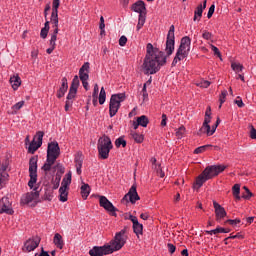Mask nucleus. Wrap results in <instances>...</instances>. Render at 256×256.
<instances>
[{"label": "nucleus", "instance_id": "nucleus-38", "mask_svg": "<svg viewBox=\"0 0 256 256\" xmlns=\"http://www.w3.org/2000/svg\"><path fill=\"white\" fill-rule=\"evenodd\" d=\"M207 149H211V145L208 144V145L200 146L194 150V153L195 155H199L201 153H205Z\"/></svg>", "mask_w": 256, "mask_h": 256}, {"label": "nucleus", "instance_id": "nucleus-20", "mask_svg": "<svg viewBox=\"0 0 256 256\" xmlns=\"http://www.w3.org/2000/svg\"><path fill=\"white\" fill-rule=\"evenodd\" d=\"M80 81H89V62H85L79 70Z\"/></svg>", "mask_w": 256, "mask_h": 256}, {"label": "nucleus", "instance_id": "nucleus-14", "mask_svg": "<svg viewBox=\"0 0 256 256\" xmlns=\"http://www.w3.org/2000/svg\"><path fill=\"white\" fill-rule=\"evenodd\" d=\"M41 243V238H30L28 239L22 248V251L26 253H31V251H35L36 247H39V244Z\"/></svg>", "mask_w": 256, "mask_h": 256}, {"label": "nucleus", "instance_id": "nucleus-28", "mask_svg": "<svg viewBox=\"0 0 256 256\" xmlns=\"http://www.w3.org/2000/svg\"><path fill=\"white\" fill-rule=\"evenodd\" d=\"M133 229L136 235H143V224L139 223V220L134 221Z\"/></svg>", "mask_w": 256, "mask_h": 256}, {"label": "nucleus", "instance_id": "nucleus-46", "mask_svg": "<svg viewBox=\"0 0 256 256\" xmlns=\"http://www.w3.org/2000/svg\"><path fill=\"white\" fill-rule=\"evenodd\" d=\"M226 97H227V90H223L219 98V101H220L219 109H221L223 103H225Z\"/></svg>", "mask_w": 256, "mask_h": 256}, {"label": "nucleus", "instance_id": "nucleus-52", "mask_svg": "<svg viewBox=\"0 0 256 256\" xmlns=\"http://www.w3.org/2000/svg\"><path fill=\"white\" fill-rule=\"evenodd\" d=\"M48 33H49V30L47 28H42L40 32V37H42V39H47Z\"/></svg>", "mask_w": 256, "mask_h": 256}, {"label": "nucleus", "instance_id": "nucleus-42", "mask_svg": "<svg viewBox=\"0 0 256 256\" xmlns=\"http://www.w3.org/2000/svg\"><path fill=\"white\" fill-rule=\"evenodd\" d=\"M185 126H180L177 130H176V137H178V139H183V137L185 136Z\"/></svg>", "mask_w": 256, "mask_h": 256}, {"label": "nucleus", "instance_id": "nucleus-8", "mask_svg": "<svg viewBox=\"0 0 256 256\" xmlns=\"http://www.w3.org/2000/svg\"><path fill=\"white\" fill-rule=\"evenodd\" d=\"M29 177L28 187L33 189V186L37 183V157H32L29 160Z\"/></svg>", "mask_w": 256, "mask_h": 256}, {"label": "nucleus", "instance_id": "nucleus-37", "mask_svg": "<svg viewBox=\"0 0 256 256\" xmlns=\"http://www.w3.org/2000/svg\"><path fill=\"white\" fill-rule=\"evenodd\" d=\"M106 99H107V93L105 92V88L102 87L101 90H100V93H99V98H98L99 104L104 105Z\"/></svg>", "mask_w": 256, "mask_h": 256}, {"label": "nucleus", "instance_id": "nucleus-54", "mask_svg": "<svg viewBox=\"0 0 256 256\" xmlns=\"http://www.w3.org/2000/svg\"><path fill=\"white\" fill-rule=\"evenodd\" d=\"M210 47L214 55H217V57H221V52L219 51V48H217L215 45H211Z\"/></svg>", "mask_w": 256, "mask_h": 256}, {"label": "nucleus", "instance_id": "nucleus-4", "mask_svg": "<svg viewBox=\"0 0 256 256\" xmlns=\"http://www.w3.org/2000/svg\"><path fill=\"white\" fill-rule=\"evenodd\" d=\"M191 51V38L185 36L180 41V46L176 51V55L172 61V67H175L179 61H183L186 57H189V52Z\"/></svg>", "mask_w": 256, "mask_h": 256}, {"label": "nucleus", "instance_id": "nucleus-64", "mask_svg": "<svg viewBox=\"0 0 256 256\" xmlns=\"http://www.w3.org/2000/svg\"><path fill=\"white\" fill-rule=\"evenodd\" d=\"M140 217L143 219V221H147V219H149V215L147 213H142Z\"/></svg>", "mask_w": 256, "mask_h": 256}, {"label": "nucleus", "instance_id": "nucleus-17", "mask_svg": "<svg viewBox=\"0 0 256 256\" xmlns=\"http://www.w3.org/2000/svg\"><path fill=\"white\" fill-rule=\"evenodd\" d=\"M79 85V76L75 75L72 80L67 99H75V96L77 95V90L79 89Z\"/></svg>", "mask_w": 256, "mask_h": 256}, {"label": "nucleus", "instance_id": "nucleus-19", "mask_svg": "<svg viewBox=\"0 0 256 256\" xmlns=\"http://www.w3.org/2000/svg\"><path fill=\"white\" fill-rule=\"evenodd\" d=\"M213 205L215 209L216 221H221V219H224L225 217H227V211H225V208H223L221 204L214 201Z\"/></svg>", "mask_w": 256, "mask_h": 256}, {"label": "nucleus", "instance_id": "nucleus-24", "mask_svg": "<svg viewBox=\"0 0 256 256\" xmlns=\"http://www.w3.org/2000/svg\"><path fill=\"white\" fill-rule=\"evenodd\" d=\"M53 29H54V32L51 36V39H50V47H53V49H55L56 47V41H57V33H59V24H53Z\"/></svg>", "mask_w": 256, "mask_h": 256}, {"label": "nucleus", "instance_id": "nucleus-2", "mask_svg": "<svg viewBox=\"0 0 256 256\" xmlns=\"http://www.w3.org/2000/svg\"><path fill=\"white\" fill-rule=\"evenodd\" d=\"M126 230L122 229L120 232H117L114 239L110 241L109 244L103 246H94L90 251V256H104L111 255L115 251H120L127 243V236H125Z\"/></svg>", "mask_w": 256, "mask_h": 256}, {"label": "nucleus", "instance_id": "nucleus-27", "mask_svg": "<svg viewBox=\"0 0 256 256\" xmlns=\"http://www.w3.org/2000/svg\"><path fill=\"white\" fill-rule=\"evenodd\" d=\"M55 161L56 160L47 158L46 163L42 166V171H45V173H49V171H51V167L55 165Z\"/></svg>", "mask_w": 256, "mask_h": 256}, {"label": "nucleus", "instance_id": "nucleus-53", "mask_svg": "<svg viewBox=\"0 0 256 256\" xmlns=\"http://www.w3.org/2000/svg\"><path fill=\"white\" fill-rule=\"evenodd\" d=\"M215 131H217V126L214 125L212 129L210 128L209 130H204L203 133H206L210 137V135H213Z\"/></svg>", "mask_w": 256, "mask_h": 256}, {"label": "nucleus", "instance_id": "nucleus-26", "mask_svg": "<svg viewBox=\"0 0 256 256\" xmlns=\"http://www.w3.org/2000/svg\"><path fill=\"white\" fill-rule=\"evenodd\" d=\"M54 244L58 249H63L65 242H63V236L61 234L56 233L54 236Z\"/></svg>", "mask_w": 256, "mask_h": 256}, {"label": "nucleus", "instance_id": "nucleus-44", "mask_svg": "<svg viewBox=\"0 0 256 256\" xmlns=\"http://www.w3.org/2000/svg\"><path fill=\"white\" fill-rule=\"evenodd\" d=\"M245 192L242 194V199H251L253 197V193L247 188V186H243Z\"/></svg>", "mask_w": 256, "mask_h": 256}, {"label": "nucleus", "instance_id": "nucleus-47", "mask_svg": "<svg viewBox=\"0 0 256 256\" xmlns=\"http://www.w3.org/2000/svg\"><path fill=\"white\" fill-rule=\"evenodd\" d=\"M197 87H201L202 89H207V87H209V85H211V82L207 81V80H202L200 82H198Z\"/></svg>", "mask_w": 256, "mask_h": 256}, {"label": "nucleus", "instance_id": "nucleus-56", "mask_svg": "<svg viewBox=\"0 0 256 256\" xmlns=\"http://www.w3.org/2000/svg\"><path fill=\"white\" fill-rule=\"evenodd\" d=\"M203 39H206V41H209V39H211V37H213V34H211L210 32L204 31L202 34Z\"/></svg>", "mask_w": 256, "mask_h": 256}, {"label": "nucleus", "instance_id": "nucleus-7", "mask_svg": "<svg viewBox=\"0 0 256 256\" xmlns=\"http://www.w3.org/2000/svg\"><path fill=\"white\" fill-rule=\"evenodd\" d=\"M173 51H175V26L171 25L167 34L165 52L169 57L173 55Z\"/></svg>", "mask_w": 256, "mask_h": 256}, {"label": "nucleus", "instance_id": "nucleus-43", "mask_svg": "<svg viewBox=\"0 0 256 256\" xmlns=\"http://www.w3.org/2000/svg\"><path fill=\"white\" fill-rule=\"evenodd\" d=\"M121 145H122V147H127V141H125V138H123V137H119L115 141L116 147H121Z\"/></svg>", "mask_w": 256, "mask_h": 256}, {"label": "nucleus", "instance_id": "nucleus-61", "mask_svg": "<svg viewBox=\"0 0 256 256\" xmlns=\"http://www.w3.org/2000/svg\"><path fill=\"white\" fill-rule=\"evenodd\" d=\"M167 125V115L162 114L161 127H165Z\"/></svg>", "mask_w": 256, "mask_h": 256}, {"label": "nucleus", "instance_id": "nucleus-49", "mask_svg": "<svg viewBox=\"0 0 256 256\" xmlns=\"http://www.w3.org/2000/svg\"><path fill=\"white\" fill-rule=\"evenodd\" d=\"M226 223H229V225H232V227H235V225H239L241 223V219H234V220H227Z\"/></svg>", "mask_w": 256, "mask_h": 256}, {"label": "nucleus", "instance_id": "nucleus-12", "mask_svg": "<svg viewBox=\"0 0 256 256\" xmlns=\"http://www.w3.org/2000/svg\"><path fill=\"white\" fill-rule=\"evenodd\" d=\"M98 197H99L100 207H103L105 211H108V213H110L112 217H117V213H116L117 208L113 206V203H111V201H109V199H107V197L105 196H98Z\"/></svg>", "mask_w": 256, "mask_h": 256}, {"label": "nucleus", "instance_id": "nucleus-58", "mask_svg": "<svg viewBox=\"0 0 256 256\" xmlns=\"http://www.w3.org/2000/svg\"><path fill=\"white\" fill-rule=\"evenodd\" d=\"M167 247H168L169 253H171V254L175 253V251H176V249H177V247H175V245H173V244H171V243H169V244L167 245Z\"/></svg>", "mask_w": 256, "mask_h": 256}, {"label": "nucleus", "instance_id": "nucleus-18", "mask_svg": "<svg viewBox=\"0 0 256 256\" xmlns=\"http://www.w3.org/2000/svg\"><path fill=\"white\" fill-rule=\"evenodd\" d=\"M39 199V191L28 192L21 197L22 205H29L32 201H37Z\"/></svg>", "mask_w": 256, "mask_h": 256}, {"label": "nucleus", "instance_id": "nucleus-51", "mask_svg": "<svg viewBox=\"0 0 256 256\" xmlns=\"http://www.w3.org/2000/svg\"><path fill=\"white\" fill-rule=\"evenodd\" d=\"M119 45H120V47H125V45H127V37L126 36H121L120 37Z\"/></svg>", "mask_w": 256, "mask_h": 256}, {"label": "nucleus", "instance_id": "nucleus-32", "mask_svg": "<svg viewBox=\"0 0 256 256\" xmlns=\"http://www.w3.org/2000/svg\"><path fill=\"white\" fill-rule=\"evenodd\" d=\"M69 185H71V172L65 175V177L62 180L61 187L68 189Z\"/></svg>", "mask_w": 256, "mask_h": 256}, {"label": "nucleus", "instance_id": "nucleus-35", "mask_svg": "<svg viewBox=\"0 0 256 256\" xmlns=\"http://www.w3.org/2000/svg\"><path fill=\"white\" fill-rule=\"evenodd\" d=\"M136 121L141 127H147V125H149V118H147L145 115L138 117Z\"/></svg>", "mask_w": 256, "mask_h": 256}, {"label": "nucleus", "instance_id": "nucleus-5", "mask_svg": "<svg viewBox=\"0 0 256 256\" xmlns=\"http://www.w3.org/2000/svg\"><path fill=\"white\" fill-rule=\"evenodd\" d=\"M98 155L100 159H109V153L113 149V143L109 136H102L98 139L97 143Z\"/></svg>", "mask_w": 256, "mask_h": 256}, {"label": "nucleus", "instance_id": "nucleus-11", "mask_svg": "<svg viewBox=\"0 0 256 256\" xmlns=\"http://www.w3.org/2000/svg\"><path fill=\"white\" fill-rule=\"evenodd\" d=\"M45 136V133L43 131H38L36 135L34 136L32 142L30 143L28 147L29 153H35L41 145H43V137Z\"/></svg>", "mask_w": 256, "mask_h": 256}, {"label": "nucleus", "instance_id": "nucleus-30", "mask_svg": "<svg viewBox=\"0 0 256 256\" xmlns=\"http://www.w3.org/2000/svg\"><path fill=\"white\" fill-rule=\"evenodd\" d=\"M75 163H76V172L78 175H81V167H83V157L81 155H77L75 157Z\"/></svg>", "mask_w": 256, "mask_h": 256}, {"label": "nucleus", "instance_id": "nucleus-15", "mask_svg": "<svg viewBox=\"0 0 256 256\" xmlns=\"http://www.w3.org/2000/svg\"><path fill=\"white\" fill-rule=\"evenodd\" d=\"M59 5H61V0H53L52 2V14L51 23L52 25H59Z\"/></svg>", "mask_w": 256, "mask_h": 256}, {"label": "nucleus", "instance_id": "nucleus-9", "mask_svg": "<svg viewBox=\"0 0 256 256\" xmlns=\"http://www.w3.org/2000/svg\"><path fill=\"white\" fill-rule=\"evenodd\" d=\"M9 167V159H4L0 161V190L7 185V181H9V174L7 171Z\"/></svg>", "mask_w": 256, "mask_h": 256}, {"label": "nucleus", "instance_id": "nucleus-40", "mask_svg": "<svg viewBox=\"0 0 256 256\" xmlns=\"http://www.w3.org/2000/svg\"><path fill=\"white\" fill-rule=\"evenodd\" d=\"M144 25H145V15L139 14L137 31L141 30Z\"/></svg>", "mask_w": 256, "mask_h": 256}, {"label": "nucleus", "instance_id": "nucleus-25", "mask_svg": "<svg viewBox=\"0 0 256 256\" xmlns=\"http://www.w3.org/2000/svg\"><path fill=\"white\" fill-rule=\"evenodd\" d=\"M10 84L12 85V89L17 91L21 87V77L19 75L12 76L10 78Z\"/></svg>", "mask_w": 256, "mask_h": 256}, {"label": "nucleus", "instance_id": "nucleus-45", "mask_svg": "<svg viewBox=\"0 0 256 256\" xmlns=\"http://www.w3.org/2000/svg\"><path fill=\"white\" fill-rule=\"evenodd\" d=\"M59 183H61V175L57 173L53 181V189H59Z\"/></svg>", "mask_w": 256, "mask_h": 256}, {"label": "nucleus", "instance_id": "nucleus-63", "mask_svg": "<svg viewBox=\"0 0 256 256\" xmlns=\"http://www.w3.org/2000/svg\"><path fill=\"white\" fill-rule=\"evenodd\" d=\"M54 169H58V171L61 173V174H63V173H65V168H63V166H61V165H56V166H54Z\"/></svg>", "mask_w": 256, "mask_h": 256}, {"label": "nucleus", "instance_id": "nucleus-1", "mask_svg": "<svg viewBox=\"0 0 256 256\" xmlns=\"http://www.w3.org/2000/svg\"><path fill=\"white\" fill-rule=\"evenodd\" d=\"M146 57L143 67L146 75H155L162 65L167 63V56L158 48L153 47V44L148 43L146 46Z\"/></svg>", "mask_w": 256, "mask_h": 256}, {"label": "nucleus", "instance_id": "nucleus-34", "mask_svg": "<svg viewBox=\"0 0 256 256\" xmlns=\"http://www.w3.org/2000/svg\"><path fill=\"white\" fill-rule=\"evenodd\" d=\"M67 189L68 188H63V187H60L59 188V193H60V201L62 203H65V201H67V197L69 195V192H67Z\"/></svg>", "mask_w": 256, "mask_h": 256}, {"label": "nucleus", "instance_id": "nucleus-59", "mask_svg": "<svg viewBox=\"0 0 256 256\" xmlns=\"http://www.w3.org/2000/svg\"><path fill=\"white\" fill-rule=\"evenodd\" d=\"M98 95H99V85H98V84H95V85H94V91H93L92 97L96 98Z\"/></svg>", "mask_w": 256, "mask_h": 256}, {"label": "nucleus", "instance_id": "nucleus-21", "mask_svg": "<svg viewBox=\"0 0 256 256\" xmlns=\"http://www.w3.org/2000/svg\"><path fill=\"white\" fill-rule=\"evenodd\" d=\"M207 9V0H204L203 5L199 4L194 11V18L193 21H197V17L201 19L203 17V10Z\"/></svg>", "mask_w": 256, "mask_h": 256}, {"label": "nucleus", "instance_id": "nucleus-3", "mask_svg": "<svg viewBox=\"0 0 256 256\" xmlns=\"http://www.w3.org/2000/svg\"><path fill=\"white\" fill-rule=\"evenodd\" d=\"M227 169L225 165H211L207 166L203 172L196 178V186L199 189L203 187V183L209 181V179H213V177H217L219 173H223Z\"/></svg>", "mask_w": 256, "mask_h": 256}, {"label": "nucleus", "instance_id": "nucleus-13", "mask_svg": "<svg viewBox=\"0 0 256 256\" xmlns=\"http://www.w3.org/2000/svg\"><path fill=\"white\" fill-rule=\"evenodd\" d=\"M0 213H6V215H13L15 211H13V206L8 197H3L0 200Z\"/></svg>", "mask_w": 256, "mask_h": 256}, {"label": "nucleus", "instance_id": "nucleus-16", "mask_svg": "<svg viewBox=\"0 0 256 256\" xmlns=\"http://www.w3.org/2000/svg\"><path fill=\"white\" fill-rule=\"evenodd\" d=\"M141 199L139 194L137 193V187L135 185L131 186L129 192L123 197L122 201H126L130 203H137Z\"/></svg>", "mask_w": 256, "mask_h": 256}, {"label": "nucleus", "instance_id": "nucleus-48", "mask_svg": "<svg viewBox=\"0 0 256 256\" xmlns=\"http://www.w3.org/2000/svg\"><path fill=\"white\" fill-rule=\"evenodd\" d=\"M234 103L240 108L242 109V107H245V103H243V100L241 99V97H237V99L234 101Z\"/></svg>", "mask_w": 256, "mask_h": 256}, {"label": "nucleus", "instance_id": "nucleus-55", "mask_svg": "<svg viewBox=\"0 0 256 256\" xmlns=\"http://www.w3.org/2000/svg\"><path fill=\"white\" fill-rule=\"evenodd\" d=\"M250 137L256 139V129L253 125H250Z\"/></svg>", "mask_w": 256, "mask_h": 256}, {"label": "nucleus", "instance_id": "nucleus-29", "mask_svg": "<svg viewBox=\"0 0 256 256\" xmlns=\"http://www.w3.org/2000/svg\"><path fill=\"white\" fill-rule=\"evenodd\" d=\"M232 193H233L234 198L236 199V201H241V196H240V193H241V185L235 184V185L232 187Z\"/></svg>", "mask_w": 256, "mask_h": 256}, {"label": "nucleus", "instance_id": "nucleus-36", "mask_svg": "<svg viewBox=\"0 0 256 256\" xmlns=\"http://www.w3.org/2000/svg\"><path fill=\"white\" fill-rule=\"evenodd\" d=\"M25 105V101H20L16 104H14L11 109H12V114L16 115L17 111H20V109H23V106Z\"/></svg>", "mask_w": 256, "mask_h": 256}, {"label": "nucleus", "instance_id": "nucleus-39", "mask_svg": "<svg viewBox=\"0 0 256 256\" xmlns=\"http://www.w3.org/2000/svg\"><path fill=\"white\" fill-rule=\"evenodd\" d=\"M131 136H132V139H134V141L136 143H143V140H144L143 135L138 134L136 132H131Z\"/></svg>", "mask_w": 256, "mask_h": 256}, {"label": "nucleus", "instance_id": "nucleus-6", "mask_svg": "<svg viewBox=\"0 0 256 256\" xmlns=\"http://www.w3.org/2000/svg\"><path fill=\"white\" fill-rule=\"evenodd\" d=\"M125 93L113 94L110 98L109 104V115L110 117H115L121 108V103L125 101Z\"/></svg>", "mask_w": 256, "mask_h": 256}, {"label": "nucleus", "instance_id": "nucleus-41", "mask_svg": "<svg viewBox=\"0 0 256 256\" xmlns=\"http://www.w3.org/2000/svg\"><path fill=\"white\" fill-rule=\"evenodd\" d=\"M231 68L233 71H235V73H241V71H243V65L237 62H232Z\"/></svg>", "mask_w": 256, "mask_h": 256}, {"label": "nucleus", "instance_id": "nucleus-31", "mask_svg": "<svg viewBox=\"0 0 256 256\" xmlns=\"http://www.w3.org/2000/svg\"><path fill=\"white\" fill-rule=\"evenodd\" d=\"M89 193H91V187L89 184H83L81 186V195L83 199H87V197H89Z\"/></svg>", "mask_w": 256, "mask_h": 256}, {"label": "nucleus", "instance_id": "nucleus-33", "mask_svg": "<svg viewBox=\"0 0 256 256\" xmlns=\"http://www.w3.org/2000/svg\"><path fill=\"white\" fill-rule=\"evenodd\" d=\"M209 123H211V116H205L203 125L200 128L201 133H203L204 131H209L210 129Z\"/></svg>", "mask_w": 256, "mask_h": 256}, {"label": "nucleus", "instance_id": "nucleus-10", "mask_svg": "<svg viewBox=\"0 0 256 256\" xmlns=\"http://www.w3.org/2000/svg\"><path fill=\"white\" fill-rule=\"evenodd\" d=\"M61 155V148H59V143L57 141L48 143L47 147V158L57 161Z\"/></svg>", "mask_w": 256, "mask_h": 256}, {"label": "nucleus", "instance_id": "nucleus-50", "mask_svg": "<svg viewBox=\"0 0 256 256\" xmlns=\"http://www.w3.org/2000/svg\"><path fill=\"white\" fill-rule=\"evenodd\" d=\"M213 13H215V6L212 4L208 10L207 17L211 19L213 17Z\"/></svg>", "mask_w": 256, "mask_h": 256}, {"label": "nucleus", "instance_id": "nucleus-60", "mask_svg": "<svg viewBox=\"0 0 256 256\" xmlns=\"http://www.w3.org/2000/svg\"><path fill=\"white\" fill-rule=\"evenodd\" d=\"M229 231H231V230L225 229V228H222V227H217L216 228V234L217 233H229Z\"/></svg>", "mask_w": 256, "mask_h": 256}, {"label": "nucleus", "instance_id": "nucleus-57", "mask_svg": "<svg viewBox=\"0 0 256 256\" xmlns=\"http://www.w3.org/2000/svg\"><path fill=\"white\" fill-rule=\"evenodd\" d=\"M73 105V99H67L65 103V111H69V107Z\"/></svg>", "mask_w": 256, "mask_h": 256}, {"label": "nucleus", "instance_id": "nucleus-22", "mask_svg": "<svg viewBox=\"0 0 256 256\" xmlns=\"http://www.w3.org/2000/svg\"><path fill=\"white\" fill-rule=\"evenodd\" d=\"M69 89V84L67 82V78H62V84L60 89L58 90L57 97L58 99H61V97L65 96V93H67V90Z\"/></svg>", "mask_w": 256, "mask_h": 256}, {"label": "nucleus", "instance_id": "nucleus-62", "mask_svg": "<svg viewBox=\"0 0 256 256\" xmlns=\"http://www.w3.org/2000/svg\"><path fill=\"white\" fill-rule=\"evenodd\" d=\"M82 85L86 91H89V82L87 80H81Z\"/></svg>", "mask_w": 256, "mask_h": 256}, {"label": "nucleus", "instance_id": "nucleus-23", "mask_svg": "<svg viewBox=\"0 0 256 256\" xmlns=\"http://www.w3.org/2000/svg\"><path fill=\"white\" fill-rule=\"evenodd\" d=\"M132 9L135 11V13H139V15H143L145 13V2L139 0L135 4H133Z\"/></svg>", "mask_w": 256, "mask_h": 256}]
</instances>
